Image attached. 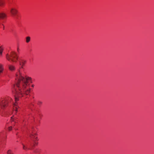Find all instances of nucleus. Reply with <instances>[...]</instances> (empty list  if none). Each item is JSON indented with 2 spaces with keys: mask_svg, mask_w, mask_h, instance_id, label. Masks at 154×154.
Here are the masks:
<instances>
[{
  "mask_svg": "<svg viewBox=\"0 0 154 154\" xmlns=\"http://www.w3.org/2000/svg\"><path fill=\"white\" fill-rule=\"evenodd\" d=\"M25 61H20V65L21 66L20 69L19 70V75L18 73L16 74V79H17V81L16 83V88H15L14 91H13V93L14 94L15 100V102L14 104L13 109L14 111L17 112L18 111V108L17 105V102L19 100V97L22 96V89L24 90L28 87V80L29 77H28L25 78L21 75L20 73V69L23 68L24 65Z\"/></svg>",
  "mask_w": 154,
  "mask_h": 154,
  "instance_id": "nucleus-1",
  "label": "nucleus"
},
{
  "mask_svg": "<svg viewBox=\"0 0 154 154\" xmlns=\"http://www.w3.org/2000/svg\"><path fill=\"white\" fill-rule=\"evenodd\" d=\"M36 128L34 127H32L31 128V133L29 134V137L31 140V145L32 148L38 144V143L37 141L38 140L37 134L35 130Z\"/></svg>",
  "mask_w": 154,
  "mask_h": 154,
  "instance_id": "nucleus-2",
  "label": "nucleus"
},
{
  "mask_svg": "<svg viewBox=\"0 0 154 154\" xmlns=\"http://www.w3.org/2000/svg\"><path fill=\"white\" fill-rule=\"evenodd\" d=\"M7 59L8 60H11L13 62H16L18 59V57L16 54L14 52H11L10 54L6 55Z\"/></svg>",
  "mask_w": 154,
  "mask_h": 154,
  "instance_id": "nucleus-3",
  "label": "nucleus"
},
{
  "mask_svg": "<svg viewBox=\"0 0 154 154\" xmlns=\"http://www.w3.org/2000/svg\"><path fill=\"white\" fill-rule=\"evenodd\" d=\"M11 100L10 98L8 99L0 100V109H4L8 106L9 102Z\"/></svg>",
  "mask_w": 154,
  "mask_h": 154,
  "instance_id": "nucleus-4",
  "label": "nucleus"
},
{
  "mask_svg": "<svg viewBox=\"0 0 154 154\" xmlns=\"http://www.w3.org/2000/svg\"><path fill=\"white\" fill-rule=\"evenodd\" d=\"M10 13L12 16L15 17L17 19L18 18V11L16 9L13 8H11L10 10Z\"/></svg>",
  "mask_w": 154,
  "mask_h": 154,
  "instance_id": "nucleus-5",
  "label": "nucleus"
},
{
  "mask_svg": "<svg viewBox=\"0 0 154 154\" xmlns=\"http://www.w3.org/2000/svg\"><path fill=\"white\" fill-rule=\"evenodd\" d=\"M7 17L6 14L3 12L0 13V19L1 20H4Z\"/></svg>",
  "mask_w": 154,
  "mask_h": 154,
  "instance_id": "nucleus-6",
  "label": "nucleus"
},
{
  "mask_svg": "<svg viewBox=\"0 0 154 154\" xmlns=\"http://www.w3.org/2000/svg\"><path fill=\"white\" fill-rule=\"evenodd\" d=\"M8 68L9 70L11 71H14L15 70V66L11 65H8Z\"/></svg>",
  "mask_w": 154,
  "mask_h": 154,
  "instance_id": "nucleus-7",
  "label": "nucleus"
},
{
  "mask_svg": "<svg viewBox=\"0 0 154 154\" xmlns=\"http://www.w3.org/2000/svg\"><path fill=\"white\" fill-rule=\"evenodd\" d=\"M5 4V2L2 0H0V6H2Z\"/></svg>",
  "mask_w": 154,
  "mask_h": 154,
  "instance_id": "nucleus-8",
  "label": "nucleus"
},
{
  "mask_svg": "<svg viewBox=\"0 0 154 154\" xmlns=\"http://www.w3.org/2000/svg\"><path fill=\"white\" fill-rule=\"evenodd\" d=\"M7 154H14L13 151L11 149H9L7 152Z\"/></svg>",
  "mask_w": 154,
  "mask_h": 154,
  "instance_id": "nucleus-9",
  "label": "nucleus"
},
{
  "mask_svg": "<svg viewBox=\"0 0 154 154\" xmlns=\"http://www.w3.org/2000/svg\"><path fill=\"white\" fill-rule=\"evenodd\" d=\"M12 128H13L11 126L10 127H9L8 128V129L9 131H10L12 130Z\"/></svg>",
  "mask_w": 154,
  "mask_h": 154,
  "instance_id": "nucleus-10",
  "label": "nucleus"
},
{
  "mask_svg": "<svg viewBox=\"0 0 154 154\" xmlns=\"http://www.w3.org/2000/svg\"><path fill=\"white\" fill-rule=\"evenodd\" d=\"M28 88L27 89V91H25V94L26 95H28L29 94V91H28Z\"/></svg>",
  "mask_w": 154,
  "mask_h": 154,
  "instance_id": "nucleus-11",
  "label": "nucleus"
},
{
  "mask_svg": "<svg viewBox=\"0 0 154 154\" xmlns=\"http://www.w3.org/2000/svg\"><path fill=\"white\" fill-rule=\"evenodd\" d=\"M42 103V102L41 101H39L37 102V104L38 105H41Z\"/></svg>",
  "mask_w": 154,
  "mask_h": 154,
  "instance_id": "nucleus-12",
  "label": "nucleus"
},
{
  "mask_svg": "<svg viewBox=\"0 0 154 154\" xmlns=\"http://www.w3.org/2000/svg\"><path fill=\"white\" fill-rule=\"evenodd\" d=\"M26 42L27 43L29 42V36L27 37L26 38Z\"/></svg>",
  "mask_w": 154,
  "mask_h": 154,
  "instance_id": "nucleus-13",
  "label": "nucleus"
},
{
  "mask_svg": "<svg viewBox=\"0 0 154 154\" xmlns=\"http://www.w3.org/2000/svg\"><path fill=\"white\" fill-rule=\"evenodd\" d=\"M13 116H12L11 118V122H14V118H13Z\"/></svg>",
  "mask_w": 154,
  "mask_h": 154,
  "instance_id": "nucleus-14",
  "label": "nucleus"
},
{
  "mask_svg": "<svg viewBox=\"0 0 154 154\" xmlns=\"http://www.w3.org/2000/svg\"><path fill=\"white\" fill-rule=\"evenodd\" d=\"M23 149H26V146L23 145Z\"/></svg>",
  "mask_w": 154,
  "mask_h": 154,
  "instance_id": "nucleus-15",
  "label": "nucleus"
},
{
  "mask_svg": "<svg viewBox=\"0 0 154 154\" xmlns=\"http://www.w3.org/2000/svg\"><path fill=\"white\" fill-rule=\"evenodd\" d=\"M29 82L31 83H32V81L31 80V78L29 77Z\"/></svg>",
  "mask_w": 154,
  "mask_h": 154,
  "instance_id": "nucleus-16",
  "label": "nucleus"
},
{
  "mask_svg": "<svg viewBox=\"0 0 154 154\" xmlns=\"http://www.w3.org/2000/svg\"><path fill=\"white\" fill-rule=\"evenodd\" d=\"M2 51L1 50V47H0V54H2Z\"/></svg>",
  "mask_w": 154,
  "mask_h": 154,
  "instance_id": "nucleus-17",
  "label": "nucleus"
},
{
  "mask_svg": "<svg viewBox=\"0 0 154 154\" xmlns=\"http://www.w3.org/2000/svg\"><path fill=\"white\" fill-rule=\"evenodd\" d=\"M16 123H17V122L16 121H15L14 122V124H13V125H14V126H15V124H16Z\"/></svg>",
  "mask_w": 154,
  "mask_h": 154,
  "instance_id": "nucleus-18",
  "label": "nucleus"
},
{
  "mask_svg": "<svg viewBox=\"0 0 154 154\" xmlns=\"http://www.w3.org/2000/svg\"><path fill=\"white\" fill-rule=\"evenodd\" d=\"M17 119V118H16L15 117V118H14V122H15V121H16V119Z\"/></svg>",
  "mask_w": 154,
  "mask_h": 154,
  "instance_id": "nucleus-19",
  "label": "nucleus"
},
{
  "mask_svg": "<svg viewBox=\"0 0 154 154\" xmlns=\"http://www.w3.org/2000/svg\"><path fill=\"white\" fill-rule=\"evenodd\" d=\"M2 25L3 26V29H5V26L3 24H2Z\"/></svg>",
  "mask_w": 154,
  "mask_h": 154,
  "instance_id": "nucleus-20",
  "label": "nucleus"
},
{
  "mask_svg": "<svg viewBox=\"0 0 154 154\" xmlns=\"http://www.w3.org/2000/svg\"><path fill=\"white\" fill-rule=\"evenodd\" d=\"M19 47H18L17 48V51L18 52L19 51Z\"/></svg>",
  "mask_w": 154,
  "mask_h": 154,
  "instance_id": "nucleus-21",
  "label": "nucleus"
},
{
  "mask_svg": "<svg viewBox=\"0 0 154 154\" xmlns=\"http://www.w3.org/2000/svg\"><path fill=\"white\" fill-rule=\"evenodd\" d=\"M34 85H32V87H34Z\"/></svg>",
  "mask_w": 154,
  "mask_h": 154,
  "instance_id": "nucleus-22",
  "label": "nucleus"
},
{
  "mask_svg": "<svg viewBox=\"0 0 154 154\" xmlns=\"http://www.w3.org/2000/svg\"><path fill=\"white\" fill-rule=\"evenodd\" d=\"M29 92H30V88H29Z\"/></svg>",
  "mask_w": 154,
  "mask_h": 154,
  "instance_id": "nucleus-23",
  "label": "nucleus"
},
{
  "mask_svg": "<svg viewBox=\"0 0 154 154\" xmlns=\"http://www.w3.org/2000/svg\"><path fill=\"white\" fill-rule=\"evenodd\" d=\"M14 129H16L15 128H14Z\"/></svg>",
  "mask_w": 154,
  "mask_h": 154,
  "instance_id": "nucleus-24",
  "label": "nucleus"
}]
</instances>
